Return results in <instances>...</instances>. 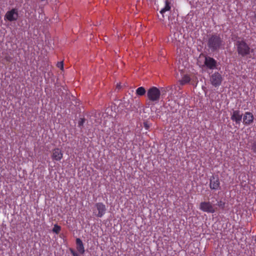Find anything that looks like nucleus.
I'll return each mask as SVG.
<instances>
[{"instance_id": "obj_10", "label": "nucleus", "mask_w": 256, "mask_h": 256, "mask_svg": "<svg viewBox=\"0 0 256 256\" xmlns=\"http://www.w3.org/2000/svg\"><path fill=\"white\" fill-rule=\"evenodd\" d=\"M242 116V114L239 110H233L231 115V120L236 124H240Z\"/></svg>"}, {"instance_id": "obj_6", "label": "nucleus", "mask_w": 256, "mask_h": 256, "mask_svg": "<svg viewBox=\"0 0 256 256\" xmlns=\"http://www.w3.org/2000/svg\"><path fill=\"white\" fill-rule=\"evenodd\" d=\"M222 80V78L218 72H215L210 77V82L215 87L219 86L221 84Z\"/></svg>"}, {"instance_id": "obj_17", "label": "nucleus", "mask_w": 256, "mask_h": 256, "mask_svg": "<svg viewBox=\"0 0 256 256\" xmlns=\"http://www.w3.org/2000/svg\"><path fill=\"white\" fill-rule=\"evenodd\" d=\"M61 230V228L58 224H54L52 228V232L56 234H58Z\"/></svg>"}, {"instance_id": "obj_23", "label": "nucleus", "mask_w": 256, "mask_h": 256, "mask_svg": "<svg viewBox=\"0 0 256 256\" xmlns=\"http://www.w3.org/2000/svg\"><path fill=\"white\" fill-rule=\"evenodd\" d=\"M224 204H225L224 202H223L222 201H220V202H218V206L220 207H221V208H222L224 207Z\"/></svg>"}, {"instance_id": "obj_8", "label": "nucleus", "mask_w": 256, "mask_h": 256, "mask_svg": "<svg viewBox=\"0 0 256 256\" xmlns=\"http://www.w3.org/2000/svg\"><path fill=\"white\" fill-rule=\"evenodd\" d=\"M51 158L54 160L60 161L63 158V153L59 148H55L52 150Z\"/></svg>"}, {"instance_id": "obj_15", "label": "nucleus", "mask_w": 256, "mask_h": 256, "mask_svg": "<svg viewBox=\"0 0 256 256\" xmlns=\"http://www.w3.org/2000/svg\"><path fill=\"white\" fill-rule=\"evenodd\" d=\"M190 80V78L188 75H184L180 81L181 85H184L188 83Z\"/></svg>"}, {"instance_id": "obj_16", "label": "nucleus", "mask_w": 256, "mask_h": 256, "mask_svg": "<svg viewBox=\"0 0 256 256\" xmlns=\"http://www.w3.org/2000/svg\"><path fill=\"white\" fill-rule=\"evenodd\" d=\"M146 93V90L145 88L142 86L138 88L136 90V94L139 96H144Z\"/></svg>"}, {"instance_id": "obj_21", "label": "nucleus", "mask_w": 256, "mask_h": 256, "mask_svg": "<svg viewBox=\"0 0 256 256\" xmlns=\"http://www.w3.org/2000/svg\"><path fill=\"white\" fill-rule=\"evenodd\" d=\"M57 66L58 68H60L61 70H62L64 68L63 62H58L57 64Z\"/></svg>"}, {"instance_id": "obj_18", "label": "nucleus", "mask_w": 256, "mask_h": 256, "mask_svg": "<svg viewBox=\"0 0 256 256\" xmlns=\"http://www.w3.org/2000/svg\"><path fill=\"white\" fill-rule=\"evenodd\" d=\"M84 122V118H80V120H79L78 122V126L80 127L82 126Z\"/></svg>"}, {"instance_id": "obj_11", "label": "nucleus", "mask_w": 256, "mask_h": 256, "mask_svg": "<svg viewBox=\"0 0 256 256\" xmlns=\"http://www.w3.org/2000/svg\"><path fill=\"white\" fill-rule=\"evenodd\" d=\"M204 64L208 68L213 70L216 68L217 62L214 58L207 56L205 58Z\"/></svg>"}, {"instance_id": "obj_22", "label": "nucleus", "mask_w": 256, "mask_h": 256, "mask_svg": "<svg viewBox=\"0 0 256 256\" xmlns=\"http://www.w3.org/2000/svg\"><path fill=\"white\" fill-rule=\"evenodd\" d=\"M4 59L7 62H10L12 60V58L10 56H5Z\"/></svg>"}, {"instance_id": "obj_3", "label": "nucleus", "mask_w": 256, "mask_h": 256, "mask_svg": "<svg viewBox=\"0 0 256 256\" xmlns=\"http://www.w3.org/2000/svg\"><path fill=\"white\" fill-rule=\"evenodd\" d=\"M160 91L156 86L150 88L147 92V96L151 102H158L160 97Z\"/></svg>"}, {"instance_id": "obj_19", "label": "nucleus", "mask_w": 256, "mask_h": 256, "mask_svg": "<svg viewBox=\"0 0 256 256\" xmlns=\"http://www.w3.org/2000/svg\"><path fill=\"white\" fill-rule=\"evenodd\" d=\"M251 149L254 153H256V142L252 144Z\"/></svg>"}, {"instance_id": "obj_12", "label": "nucleus", "mask_w": 256, "mask_h": 256, "mask_svg": "<svg viewBox=\"0 0 256 256\" xmlns=\"http://www.w3.org/2000/svg\"><path fill=\"white\" fill-rule=\"evenodd\" d=\"M254 119V115L252 112H246L243 117V123L246 125H249L253 122Z\"/></svg>"}, {"instance_id": "obj_7", "label": "nucleus", "mask_w": 256, "mask_h": 256, "mask_svg": "<svg viewBox=\"0 0 256 256\" xmlns=\"http://www.w3.org/2000/svg\"><path fill=\"white\" fill-rule=\"evenodd\" d=\"M98 212H94V214L98 218H102L105 214L106 206L102 202H97L95 204Z\"/></svg>"}, {"instance_id": "obj_5", "label": "nucleus", "mask_w": 256, "mask_h": 256, "mask_svg": "<svg viewBox=\"0 0 256 256\" xmlns=\"http://www.w3.org/2000/svg\"><path fill=\"white\" fill-rule=\"evenodd\" d=\"M199 208L204 212L208 213H214L215 209L212 204L210 202H203L200 204Z\"/></svg>"}, {"instance_id": "obj_14", "label": "nucleus", "mask_w": 256, "mask_h": 256, "mask_svg": "<svg viewBox=\"0 0 256 256\" xmlns=\"http://www.w3.org/2000/svg\"><path fill=\"white\" fill-rule=\"evenodd\" d=\"M170 3L168 0L165 1V6L160 10V13L163 14L166 11L170 10Z\"/></svg>"}, {"instance_id": "obj_1", "label": "nucleus", "mask_w": 256, "mask_h": 256, "mask_svg": "<svg viewBox=\"0 0 256 256\" xmlns=\"http://www.w3.org/2000/svg\"><path fill=\"white\" fill-rule=\"evenodd\" d=\"M224 44L223 38L220 34L214 33L208 36L207 46L212 52H218Z\"/></svg>"}, {"instance_id": "obj_9", "label": "nucleus", "mask_w": 256, "mask_h": 256, "mask_svg": "<svg viewBox=\"0 0 256 256\" xmlns=\"http://www.w3.org/2000/svg\"><path fill=\"white\" fill-rule=\"evenodd\" d=\"M210 188L217 190L220 188V182L218 176H212L210 178Z\"/></svg>"}, {"instance_id": "obj_20", "label": "nucleus", "mask_w": 256, "mask_h": 256, "mask_svg": "<svg viewBox=\"0 0 256 256\" xmlns=\"http://www.w3.org/2000/svg\"><path fill=\"white\" fill-rule=\"evenodd\" d=\"M70 252L72 256H80L73 249L70 248Z\"/></svg>"}, {"instance_id": "obj_24", "label": "nucleus", "mask_w": 256, "mask_h": 256, "mask_svg": "<svg viewBox=\"0 0 256 256\" xmlns=\"http://www.w3.org/2000/svg\"><path fill=\"white\" fill-rule=\"evenodd\" d=\"M144 127H145L146 129H148V124H147L144 123Z\"/></svg>"}, {"instance_id": "obj_2", "label": "nucleus", "mask_w": 256, "mask_h": 256, "mask_svg": "<svg viewBox=\"0 0 256 256\" xmlns=\"http://www.w3.org/2000/svg\"><path fill=\"white\" fill-rule=\"evenodd\" d=\"M236 46L238 54L242 57L247 56L253 52V50L250 48V45L244 40H238L236 42Z\"/></svg>"}, {"instance_id": "obj_13", "label": "nucleus", "mask_w": 256, "mask_h": 256, "mask_svg": "<svg viewBox=\"0 0 256 256\" xmlns=\"http://www.w3.org/2000/svg\"><path fill=\"white\" fill-rule=\"evenodd\" d=\"M76 248L78 253L84 254L85 252L84 247L82 240L80 238H76Z\"/></svg>"}, {"instance_id": "obj_25", "label": "nucleus", "mask_w": 256, "mask_h": 256, "mask_svg": "<svg viewBox=\"0 0 256 256\" xmlns=\"http://www.w3.org/2000/svg\"><path fill=\"white\" fill-rule=\"evenodd\" d=\"M254 18L256 19V13L254 14Z\"/></svg>"}, {"instance_id": "obj_4", "label": "nucleus", "mask_w": 256, "mask_h": 256, "mask_svg": "<svg viewBox=\"0 0 256 256\" xmlns=\"http://www.w3.org/2000/svg\"><path fill=\"white\" fill-rule=\"evenodd\" d=\"M18 17V10L17 8H12L8 11L4 17L5 20L9 22H13L17 20Z\"/></svg>"}]
</instances>
